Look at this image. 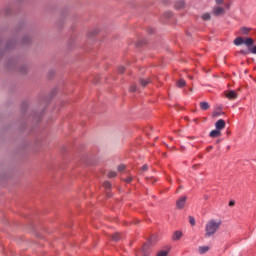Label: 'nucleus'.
<instances>
[{"label":"nucleus","instance_id":"9","mask_svg":"<svg viewBox=\"0 0 256 256\" xmlns=\"http://www.w3.org/2000/svg\"><path fill=\"white\" fill-rule=\"evenodd\" d=\"M214 15H223L225 13V10L222 7H216L213 10Z\"/></svg>","mask_w":256,"mask_h":256},{"label":"nucleus","instance_id":"10","mask_svg":"<svg viewBox=\"0 0 256 256\" xmlns=\"http://www.w3.org/2000/svg\"><path fill=\"white\" fill-rule=\"evenodd\" d=\"M249 31H251V28H247V27L240 28L241 35H249Z\"/></svg>","mask_w":256,"mask_h":256},{"label":"nucleus","instance_id":"27","mask_svg":"<svg viewBox=\"0 0 256 256\" xmlns=\"http://www.w3.org/2000/svg\"><path fill=\"white\" fill-rule=\"evenodd\" d=\"M229 205H230V206L235 205V202L230 201Z\"/></svg>","mask_w":256,"mask_h":256},{"label":"nucleus","instance_id":"6","mask_svg":"<svg viewBox=\"0 0 256 256\" xmlns=\"http://www.w3.org/2000/svg\"><path fill=\"white\" fill-rule=\"evenodd\" d=\"M215 127H216V129H218V131H223V129H225V120L219 119L215 123Z\"/></svg>","mask_w":256,"mask_h":256},{"label":"nucleus","instance_id":"25","mask_svg":"<svg viewBox=\"0 0 256 256\" xmlns=\"http://www.w3.org/2000/svg\"><path fill=\"white\" fill-rule=\"evenodd\" d=\"M142 171H147V165H144V166L142 167Z\"/></svg>","mask_w":256,"mask_h":256},{"label":"nucleus","instance_id":"19","mask_svg":"<svg viewBox=\"0 0 256 256\" xmlns=\"http://www.w3.org/2000/svg\"><path fill=\"white\" fill-rule=\"evenodd\" d=\"M140 83H141V85H142L143 87H145L146 85H149V80H148V79H146V80H141Z\"/></svg>","mask_w":256,"mask_h":256},{"label":"nucleus","instance_id":"7","mask_svg":"<svg viewBox=\"0 0 256 256\" xmlns=\"http://www.w3.org/2000/svg\"><path fill=\"white\" fill-rule=\"evenodd\" d=\"M210 249H211V247H209V246H200V247H198V253L200 255H205V253H207Z\"/></svg>","mask_w":256,"mask_h":256},{"label":"nucleus","instance_id":"16","mask_svg":"<svg viewBox=\"0 0 256 256\" xmlns=\"http://www.w3.org/2000/svg\"><path fill=\"white\" fill-rule=\"evenodd\" d=\"M108 177H109L110 179H113L114 177H117V173L111 171V172L108 173Z\"/></svg>","mask_w":256,"mask_h":256},{"label":"nucleus","instance_id":"18","mask_svg":"<svg viewBox=\"0 0 256 256\" xmlns=\"http://www.w3.org/2000/svg\"><path fill=\"white\" fill-rule=\"evenodd\" d=\"M189 223H190V225H192V226H195V218L193 217V216H189Z\"/></svg>","mask_w":256,"mask_h":256},{"label":"nucleus","instance_id":"2","mask_svg":"<svg viewBox=\"0 0 256 256\" xmlns=\"http://www.w3.org/2000/svg\"><path fill=\"white\" fill-rule=\"evenodd\" d=\"M255 40L253 38H243V37H237L234 40V45L239 46V45H246V47H252L254 45Z\"/></svg>","mask_w":256,"mask_h":256},{"label":"nucleus","instance_id":"1","mask_svg":"<svg viewBox=\"0 0 256 256\" xmlns=\"http://www.w3.org/2000/svg\"><path fill=\"white\" fill-rule=\"evenodd\" d=\"M221 219H211L205 225V235L206 237H213L217 231H219V227H221Z\"/></svg>","mask_w":256,"mask_h":256},{"label":"nucleus","instance_id":"8","mask_svg":"<svg viewBox=\"0 0 256 256\" xmlns=\"http://www.w3.org/2000/svg\"><path fill=\"white\" fill-rule=\"evenodd\" d=\"M210 137H212L213 139L221 137V130H218L217 128L215 130H212L210 132Z\"/></svg>","mask_w":256,"mask_h":256},{"label":"nucleus","instance_id":"28","mask_svg":"<svg viewBox=\"0 0 256 256\" xmlns=\"http://www.w3.org/2000/svg\"><path fill=\"white\" fill-rule=\"evenodd\" d=\"M211 149H213L212 146H210V147L207 148L208 151H211Z\"/></svg>","mask_w":256,"mask_h":256},{"label":"nucleus","instance_id":"26","mask_svg":"<svg viewBox=\"0 0 256 256\" xmlns=\"http://www.w3.org/2000/svg\"><path fill=\"white\" fill-rule=\"evenodd\" d=\"M125 71V68L124 67H121L120 68V73H123Z\"/></svg>","mask_w":256,"mask_h":256},{"label":"nucleus","instance_id":"23","mask_svg":"<svg viewBox=\"0 0 256 256\" xmlns=\"http://www.w3.org/2000/svg\"><path fill=\"white\" fill-rule=\"evenodd\" d=\"M217 5H221L223 3V0H216Z\"/></svg>","mask_w":256,"mask_h":256},{"label":"nucleus","instance_id":"5","mask_svg":"<svg viewBox=\"0 0 256 256\" xmlns=\"http://www.w3.org/2000/svg\"><path fill=\"white\" fill-rule=\"evenodd\" d=\"M183 238V232L181 230H176L172 234V241H180Z\"/></svg>","mask_w":256,"mask_h":256},{"label":"nucleus","instance_id":"11","mask_svg":"<svg viewBox=\"0 0 256 256\" xmlns=\"http://www.w3.org/2000/svg\"><path fill=\"white\" fill-rule=\"evenodd\" d=\"M200 107H201L202 111H207V109H209V103L201 102Z\"/></svg>","mask_w":256,"mask_h":256},{"label":"nucleus","instance_id":"22","mask_svg":"<svg viewBox=\"0 0 256 256\" xmlns=\"http://www.w3.org/2000/svg\"><path fill=\"white\" fill-rule=\"evenodd\" d=\"M126 183H131L133 181V177L129 176L125 179Z\"/></svg>","mask_w":256,"mask_h":256},{"label":"nucleus","instance_id":"15","mask_svg":"<svg viewBox=\"0 0 256 256\" xmlns=\"http://www.w3.org/2000/svg\"><path fill=\"white\" fill-rule=\"evenodd\" d=\"M177 87H185V80H179L177 82Z\"/></svg>","mask_w":256,"mask_h":256},{"label":"nucleus","instance_id":"29","mask_svg":"<svg viewBox=\"0 0 256 256\" xmlns=\"http://www.w3.org/2000/svg\"><path fill=\"white\" fill-rule=\"evenodd\" d=\"M132 91H135V88H132Z\"/></svg>","mask_w":256,"mask_h":256},{"label":"nucleus","instance_id":"13","mask_svg":"<svg viewBox=\"0 0 256 256\" xmlns=\"http://www.w3.org/2000/svg\"><path fill=\"white\" fill-rule=\"evenodd\" d=\"M169 255V252L167 250L159 251L156 256H167Z\"/></svg>","mask_w":256,"mask_h":256},{"label":"nucleus","instance_id":"3","mask_svg":"<svg viewBox=\"0 0 256 256\" xmlns=\"http://www.w3.org/2000/svg\"><path fill=\"white\" fill-rule=\"evenodd\" d=\"M224 95L226 99H229V101H235V99L239 97V94H237V91L235 90L224 92Z\"/></svg>","mask_w":256,"mask_h":256},{"label":"nucleus","instance_id":"17","mask_svg":"<svg viewBox=\"0 0 256 256\" xmlns=\"http://www.w3.org/2000/svg\"><path fill=\"white\" fill-rule=\"evenodd\" d=\"M103 187H105V189H111V183L109 181H106L103 183Z\"/></svg>","mask_w":256,"mask_h":256},{"label":"nucleus","instance_id":"20","mask_svg":"<svg viewBox=\"0 0 256 256\" xmlns=\"http://www.w3.org/2000/svg\"><path fill=\"white\" fill-rule=\"evenodd\" d=\"M250 53L256 55V45L249 49Z\"/></svg>","mask_w":256,"mask_h":256},{"label":"nucleus","instance_id":"24","mask_svg":"<svg viewBox=\"0 0 256 256\" xmlns=\"http://www.w3.org/2000/svg\"><path fill=\"white\" fill-rule=\"evenodd\" d=\"M240 53H242V55H247V51L245 50H241Z\"/></svg>","mask_w":256,"mask_h":256},{"label":"nucleus","instance_id":"21","mask_svg":"<svg viewBox=\"0 0 256 256\" xmlns=\"http://www.w3.org/2000/svg\"><path fill=\"white\" fill-rule=\"evenodd\" d=\"M118 171H125V165L118 166Z\"/></svg>","mask_w":256,"mask_h":256},{"label":"nucleus","instance_id":"12","mask_svg":"<svg viewBox=\"0 0 256 256\" xmlns=\"http://www.w3.org/2000/svg\"><path fill=\"white\" fill-rule=\"evenodd\" d=\"M202 19H203L204 21H209V19H211V14H210V13H204V14L202 15Z\"/></svg>","mask_w":256,"mask_h":256},{"label":"nucleus","instance_id":"14","mask_svg":"<svg viewBox=\"0 0 256 256\" xmlns=\"http://www.w3.org/2000/svg\"><path fill=\"white\" fill-rule=\"evenodd\" d=\"M185 7V2L180 1L176 4V9H183Z\"/></svg>","mask_w":256,"mask_h":256},{"label":"nucleus","instance_id":"4","mask_svg":"<svg viewBox=\"0 0 256 256\" xmlns=\"http://www.w3.org/2000/svg\"><path fill=\"white\" fill-rule=\"evenodd\" d=\"M185 203H187V197L186 196H181L177 201H176V207L177 209H183L185 207Z\"/></svg>","mask_w":256,"mask_h":256}]
</instances>
